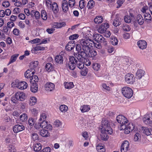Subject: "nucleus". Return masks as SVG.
Returning a JSON list of instances; mask_svg holds the SVG:
<instances>
[{
	"label": "nucleus",
	"mask_w": 152,
	"mask_h": 152,
	"mask_svg": "<svg viewBox=\"0 0 152 152\" xmlns=\"http://www.w3.org/2000/svg\"><path fill=\"white\" fill-rule=\"evenodd\" d=\"M93 41L90 39H82L80 41V44L81 45L83 51H81L80 54H79L81 57L86 58L87 56V54L88 51L92 46Z\"/></svg>",
	"instance_id": "f257e3e1"
},
{
	"label": "nucleus",
	"mask_w": 152,
	"mask_h": 152,
	"mask_svg": "<svg viewBox=\"0 0 152 152\" xmlns=\"http://www.w3.org/2000/svg\"><path fill=\"white\" fill-rule=\"evenodd\" d=\"M121 92L124 96L128 99L131 98L133 95L132 89L127 86H124L122 88Z\"/></svg>",
	"instance_id": "f03ea898"
},
{
	"label": "nucleus",
	"mask_w": 152,
	"mask_h": 152,
	"mask_svg": "<svg viewBox=\"0 0 152 152\" xmlns=\"http://www.w3.org/2000/svg\"><path fill=\"white\" fill-rule=\"evenodd\" d=\"M102 128L101 130H104L102 132L104 131H107L108 133L111 134L113 133V130L110 126V124L109 123L108 121L107 120H102Z\"/></svg>",
	"instance_id": "7ed1b4c3"
},
{
	"label": "nucleus",
	"mask_w": 152,
	"mask_h": 152,
	"mask_svg": "<svg viewBox=\"0 0 152 152\" xmlns=\"http://www.w3.org/2000/svg\"><path fill=\"white\" fill-rule=\"evenodd\" d=\"M77 62V59L73 56H70L68 64V66L71 70H74L76 67V62Z\"/></svg>",
	"instance_id": "20e7f679"
},
{
	"label": "nucleus",
	"mask_w": 152,
	"mask_h": 152,
	"mask_svg": "<svg viewBox=\"0 0 152 152\" xmlns=\"http://www.w3.org/2000/svg\"><path fill=\"white\" fill-rule=\"evenodd\" d=\"M125 80L127 83L132 84L135 81V78L133 74L129 73L125 76Z\"/></svg>",
	"instance_id": "39448f33"
},
{
	"label": "nucleus",
	"mask_w": 152,
	"mask_h": 152,
	"mask_svg": "<svg viewBox=\"0 0 152 152\" xmlns=\"http://www.w3.org/2000/svg\"><path fill=\"white\" fill-rule=\"evenodd\" d=\"M109 27V24L107 23H103L99 27L98 29V31L101 34L104 33L107 28Z\"/></svg>",
	"instance_id": "423d86ee"
},
{
	"label": "nucleus",
	"mask_w": 152,
	"mask_h": 152,
	"mask_svg": "<svg viewBox=\"0 0 152 152\" xmlns=\"http://www.w3.org/2000/svg\"><path fill=\"white\" fill-rule=\"evenodd\" d=\"M129 148V143L128 141L125 140L121 144V152H127Z\"/></svg>",
	"instance_id": "0eeeda50"
},
{
	"label": "nucleus",
	"mask_w": 152,
	"mask_h": 152,
	"mask_svg": "<svg viewBox=\"0 0 152 152\" xmlns=\"http://www.w3.org/2000/svg\"><path fill=\"white\" fill-rule=\"evenodd\" d=\"M15 95L17 100L20 101H23L24 100L25 94L24 93L18 92H16Z\"/></svg>",
	"instance_id": "6e6552de"
},
{
	"label": "nucleus",
	"mask_w": 152,
	"mask_h": 152,
	"mask_svg": "<svg viewBox=\"0 0 152 152\" xmlns=\"http://www.w3.org/2000/svg\"><path fill=\"white\" fill-rule=\"evenodd\" d=\"M134 128V125L132 123H130L127 126L126 125V129L123 130H124V132L125 134H128L133 131Z\"/></svg>",
	"instance_id": "1a4fd4ad"
},
{
	"label": "nucleus",
	"mask_w": 152,
	"mask_h": 152,
	"mask_svg": "<svg viewBox=\"0 0 152 152\" xmlns=\"http://www.w3.org/2000/svg\"><path fill=\"white\" fill-rule=\"evenodd\" d=\"M75 42L74 41L69 42L66 45L65 49L68 51H70L75 48Z\"/></svg>",
	"instance_id": "9d476101"
},
{
	"label": "nucleus",
	"mask_w": 152,
	"mask_h": 152,
	"mask_svg": "<svg viewBox=\"0 0 152 152\" xmlns=\"http://www.w3.org/2000/svg\"><path fill=\"white\" fill-rule=\"evenodd\" d=\"M39 126L42 128H46L47 129H52V127L51 125L48 124V122L45 121L39 122Z\"/></svg>",
	"instance_id": "9b49d317"
},
{
	"label": "nucleus",
	"mask_w": 152,
	"mask_h": 152,
	"mask_svg": "<svg viewBox=\"0 0 152 152\" xmlns=\"http://www.w3.org/2000/svg\"><path fill=\"white\" fill-rule=\"evenodd\" d=\"M137 45L140 49L143 50L147 47V43L145 40H140L137 42Z\"/></svg>",
	"instance_id": "f8f14e48"
},
{
	"label": "nucleus",
	"mask_w": 152,
	"mask_h": 152,
	"mask_svg": "<svg viewBox=\"0 0 152 152\" xmlns=\"http://www.w3.org/2000/svg\"><path fill=\"white\" fill-rule=\"evenodd\" d=\"M25 129V127L22 125L17 124L15 125L13 128V130L14 132L18 133L23 131Z\"/></svg>",
	"instance_id": "ddd939ff"
},
{
	"label": "nucleus",
	"mask_w": 152,
	"mask_h": 152,
	"mask_svg": "<svg viewBox=\"0 0 152 152\" xmlns=\"http://www.w3.org/2000/svg\"><path fill=\"white\" fill-rule=\"evenodd\" d=\"M16 87L20 90H23L27 88V84L25 82H21L18 83L17 85L15 84Z\"/></svg>",
	"instance_id": "4468645a"
},
{
	"label": "nucleus",
	"mask_w": 152,
	"mask_h": 152,
	"mask_svg": "<svg viewBox=\"0 0 152 152\" xmlns=\"http://www.w3.org/2000/svg\"><path fill=\"white\" fill-rule=\"evenodd\" d=\"M34 71H32V68H30L28 69L25 72L24 75L25 77L27 78H31L32 75L34 73Z\"/></svg>",
	"instance_id": "2eb2a0df"
},
{
	"label": "nucleus",
	"mask_w": 152,
	"mask_h": 152,
	"mask_svg": "<svg viewBox=\"0 0 152 152\" xmlns=\"http://www.w3.org/2000/svg\"><path fill=\"white\" fill-rule=\"evenodd\" d=\"M145 75V72L143 70L139 69L136 72V77L137 79H140Z\"/></svg>",
	"instance_id": "dca6fc26"
},
{
	"label": "nucleus",
	"mask_w": 152,
	"mask_h": 152,
	"mask_svg": "<svg viewBox=\"0 0 152 152\" xmlns=\"http://www.w3.org/2000/svg\"><path fill=\"white\" fill-rule=\"evenodd\" d=\"M46 90L47 91H51L54 89L55 85L52 83H47L45 85Z\"/></svg>",
	"instance_id": "f3484780"
},
{
	"label": "nucleus",
	"mask_w": 152,
	"mask_h": 152,
	"mask_svg": "<svg viewBox=\"0 0 152 152\" xmlns=\"http://www.w3.org/2000/svg\"><path fill=\"white\" fill-rule=\"evenodd\" d=\"M62 7L63 11L64 12H67L69 10V7L67 1L66 0H64L62 1Z\"/></svg>",
	"instance_id": "a211bd4d"
},
{
	"label": "nucleus",
	"mask_w": 152,
	"mask_h": 152,
	"mask_svg": "<svg viewBox=\"0 0 152 152\" xmlns=\"http://www.w3.org/2000/svg\"><path fill=\"white\" fill-rule=\"evenodd\" d=\"M142 132L147 136L152 134V129H149L147 127L142 126Z\"/></svg>",
	"instance_id": "6ab92c4d"
},
{
	"label": "nucleus",
	"mask_w": 152,
	"mask_h": 152,
	"mask_svg": "<svg viewBox=\"0 0 152 152\" xmlns=\"http://www.w3.org/2000/svg\"><path fill=\"white\" fill-rule=\"evenodd\" d=\"M149 76L148 75H145L141 78V82L143 85H146L149 82Z\"/></svg>",
	"instance_id": "aec40b11"
},
{
	"label": "nucleus",
	"mask_w": 152,
	"mask_h": 152,
	"mask_svg": "<svg viewBox=\"0 0 152 152\" xmlns=\"http://www.w3.org/2000/svg\"><path fill=\"white\" fill-rule=\"evenodd\" d=\"M104 130H101V132L102 134H101V139L104 141H106L108 138V137L107 135V133L108 132L107 131H104V132L102 131H104Z\"/></svg>",
	"instance_id": "412c9836"
},
{
	"label": "nucleus",
	"mask_w": 152,
	"mask_h": 152,
	"mask_svg": "<svg viewBox=\"0 0 152 152\" xmlns=\"http://www.w3.org/2000/svg\"><path fill=\"white\" fill-rule=\"evenodd\" d=\"M144 123L146 124H150L152 123V121L150 119V117L148 115H145L143 118Z\"/></svg>",
	"instance_id": "4be33fe9"
},
{
	"label": "nucleus",
	"mask_w": 152,
	"mask_h": 152,
	"mask_svg": "<svg viewBox=\"0 0 152 152\" xmlns=\"http://www.w3.org/2000/svg\"><path fill=\"white\" fill-rule=\"evenodd\" d=\"M128 122V120H127L125 117V118H124L122 119L121 123H120L121 124L120 126V129L121 130L124 129H126V124H127Z\"/></svg>",
	"instance_id": "5701e85b"
},
{
	"label": "nucleus",
	"mask_w": 152,
	"mask_h": 152,
	"mask_svg": "<svg viewBox=\"0 0 152 152\" xmlns=\"http://www.w3.org/2000/svg\"><path fill=\"white\" fill-rule=\"evenodd\" d=\"M133 17V15L132 14L130 13L129 15H126L125 16L124 20L125 22L127 23H129L131 22V20Z\"/></svg>",
	"instance_id": "b1692460"
},
{
	"label": "nucleus",
	"mask_w": 152,
	"mask_h": 152,
	"mask_svg": "<svg viewBox=\"0 0 152 152\" xmlns=\"http://www.w3.org/2000/svg\"><path fill=\"white\" fill-rule=\"evenodd\" d=\"M88 53L87 57L89 56L90 57H94L97 54L96 51L94 50H91V49L89 50V51H88Z\"/></svg>",
	"instance_id": "393cba45"
},
{
	"label": "nucleus",
	"mask_w": 152,
	"mask_h": 152,
	"mask_svg": "<svg viewBox=\"0 0 152 152\" xmlns=\"http://www.w3.org/2000/svg\"><path fill=\"white\" fill-rule=\"evenodd\" d=\"M78 57H77V62H76V65L77 67L79 69H83L84 67V63L82 62H81L80 59Z\"/></svg>",
	"instance_id": "a878e982"
},
{
	"label": "nucleus",
	"mask_w": 152,
	"mask_h": 152,
	"mask_svg": "<svg viewBox=\"0 0 152 152\" xmlns=\"http://www.w3.org/2000/svg\"><path fill=\"white\" fill-rule=\"evenodd\" d=\"M39 134L43 137H47L49 135V133L46 130L42 129L39 131Z\"/></svg>",
	"instance_id": "bb28decb"
},
{
	"label": "nucleus",
	"mask_w": 152,
	"mask_h": 152,
	"mask_svg": "<svg viewBox=\"0 0 152 152\" xmlns=\"http://www.w3.org/2000/svg\"><path fill=\"white\" fill-rule=\"evenodd\" d=\"M63 58L62 56L61 55H57L56 56L55 58V61L57 63L59 64H62L63 63Z\"/></svg>",
	"instance_id": "cd10ccee"
},
{
	"label": "nucleus",
	"mask_w": 152,
	"mask_h": 152,
	"mask_svg": "<svg viewBox=\"0 0 152 152\" xmlns=\"http://www.w3.org/2000/svg\"><path fill=\"white\" fill-rule=\"evenodd\" d=\"M38 63V61H34L31 62L30 64V67L32 68V71H35V69L37 67Z\"/></svg>",
	"instance_id": "c85d7f7f"
},
{
	"label": "nucleus",
	"mask_w": 152,
	"mask_h": 152,
	"mask_svg": "<svg viewBox=\"0 0 152 152\" xmlns=\"http://www.w3.org/2000/svg\"><path fill=\"white\" fill-rule=\"evenodd\" d=\"M66 25V23L64 22L62 23H54L53 24V27L56 28H61L64 26Z\"/></svg>",
	"instance_id": "c756f323"
},
{
	"label": "nucleus",
	"mask_w": 152,
	"mask_h": 152,
	"mask_svg": "<svg viewBox=\"0 0 152 152\" xmlns=\"http://www.w3.org/2000/svg\"><path fill=\"white\" fill-rule=\"evenodd\" d=\"M46 70L48 72L53 71V66L50 63H47L45 66Z\"/></svg>",
	"instance_id": "7c9ffc66"
},
{
	"label": "nucleus",
	"mask_w": 152,
	"mask_h": 152,
	"mask_svg": "<svg viewBox=\"0 0 152 152\" xmlns=\"http://www.w3.org/2000/svg\"><path fill=\"white\" fill-rule=\"evenodd\" d=\"M90 109V107L88 105H84L80 107V110L83 113L88 112Z\"/></svg>",
	"instance_id": "2f4dec72"
},
{
	"label": "nucleus",
	"mask_w": 152,
	"mask_h": 152,
	"mask_svg": "<svg viewBox=\"0 0 152 152\" xmlns=\"http://www.w3.org/2000/svg\"><path fill=\"white\" fill-rule=\"evenodd\" d=\"M50 9H52L53 11L54 12H57L58 10V6L57 4L55 2H53L51 6Z\"/></svg>",
	"instance_id": "473e14b6"
},
{
	"label": "nucleus",
	"mask_w": 152,
	"mask_h": 152,
	"mask_svg": "<svg viewBox=\"0 0 152 152\" xmlns=\"http://www.w3.org/2000/svg\"><path fill=\"white\" fill-rule=\"evenodd\" d=\"M33 84L31 86V91L33 93L36 92L38 89V86L37 85L36 83H32Z\"/></svg>",
	"instance_id": "72a5a7b5"
},
{
	"label": "nucleus",
	"mask_w": 152,
	"mask_h": 152,
	"mask_svg": "<svg viewBox=\"0 0 152 152\" xmlns=\"http://www.w3.org/2000/svg\"><path fill=\"white\" fill-rule=\"evenodd\" d=\"M136 20L140 25H142L144 22V19L140 15H139L137 16Z\"/></svg>",
	"instance_id": "f704fd0d"
},
{
	"label": "nucleus",
	"mask_w": 152,
	"mask_h": 152,
	"mask_svg": "<svg viewBox=\"0 0 152 152\" xmlns=\"http://www.w3.org/2000/svg\"><path fill=\"white\" fill-rule=\"evenodd\" d=\"M98 42L102 43L105 46L107 45V42L106 41V39L104 38L101 35H100Z\"/></svg>",
	"instance_id": "c9c22d12"
},
{
	"label": "nucleus",
	"mask_w": 152,
	"mask_h": 152,
	"mask_svg": "<svg viewBox=\"0 0 152 152\" xmlns=\"http://www.w3.org/2000/svg\"><path fill=\"white\" fill-rule=\"evenodd\" d=\"M94 22L96 24H99L102 22L103 18L102 16H97L94 19Z\"/></svg>",
	"instance_id": "e433bc0d"
},
{
	"label": "nucleus",
	"mask_w": 152,
	"mask_h": 152,
	"mask_svg": "<svg viewBox=\"0 0 152 152\" xmlns=\"http://www.w3.org/2000/svg\"><path fill=\"white\" fill-rule=\"evenodd\" d=\"M42 149V145L39 143L35 144L34 147V150L35 151H39Z\"/></svg>",
	"instance_id": "4c0bfd02"
},
{
	"label": "nucleus",
	"mask_w": 152,
	"mask_h": 152,
	"mask_svg": "<svg viewBox=\"0 0 152 152\" xmlns=\"http://www.w3.org/2000/svg\"><path fill=\"white\" fill-rule=\"evenodd\" d=\"M18 56V54H16L12 56L10 58V61L8 64V65H9L11 63H12L15 61L17 58Z\"/></svg>",
	"instance_id": "58836bf2"
},
{
	"label": "nucleus",
	"mask_w": 152,
	"mask_h": 152,
	"mask_svg": "<svg viewBox=\"0 0 152 152\" xmlns=\"http://www.w3.org/2000/svg\"><path fill=\"white\" fill-rule=\"evenodd\" d=\"M28 118V116L25 113H23L20 116V120L22 122L26 121Z\"/></svg>",
	"instance_id": "ea45409f"
},
{
	"label": "nucleus",
	"mask_w": 152,
	"mask_h": 152,
	"mask_svg": "<svg viewBox=\"0 0 152 152\" xmlns=\"http://www.w3.org/2000/svg\"><path fill=\"white\" fill-rule=\"evenodd\" d=\"M111 39L110 42L112 45H115L118 44V42L116 37L112 36L111 37Z\"/></svg>",
	"instance_id": "a19ab883"
},
{
	"label": "nucleus",
	"mask_w": 152,
	"mask_h": 152,
	"mask_svg": "<svg viewBox=\"0 0 152 152\" xmlns=\"http://www.w3.org/2000/svg\"><path fill=\"white\" fill-rule=\"evenodd\" d=\"M95 3L93 0H90L87 4V7L88 9H92L94 6Z\"/></svg>",
	"instance_id": "79ce46f5"
},
{
	"label": "nucleus",
	"mask_w": 152,
	"mask_h": 152,
	"mask_svg": "<svg viewBox=\"0 0 152 152\" xmlns=\"http://www.w3.org/2000/svg\"><path fill=\"white\" fill-rule=\"evenodd\" d=\"M39 80V78L36 75H32L30 79V82L31 83H33L34 82L35 83L37 82Z\"/></svg>",
	"instance_id": "37998d69"
},
{
	"label": "nucleus",
	"mask_w": 152,
	"mask_h": 152,
	"mask_svg": "<svg viewBox=\"0 0 152 152\" xmlns=\"http://www.w3.org/2000/svg\"><path fill=\"white\" fill-rule=\"evenodd\" d=\"M81 45L79 44H77L76 46V51L77 52V53L76 54L77 57H79V54H80V52L81 50L82 47L81 46Z\"/></svg>",
	"instance_id": "c03bdc74"
},
{
	"label": "nucleus",
	"mask_w": 152,
	"mask_h": 152,
	"mask_svg": "<svg viewBox=\"0 0 152 152\" xmlns=\"http://www.w3.org/2000/svg\"><path fill=\"white\" fill-rule=\"evenodd\" d=\"M96 148L98 152H104L105 151V149L104 147V146L100 145L99 144L96 146Z\"/></svg>",
	"instance_id": "a18cd8bd"
},
{
	"label": "nucleus",
	"mask_w": 152,
	"mask_h": 152,
	"mask_svg": "<svg viewBox=\"0 0 152 152\" xmlns=\"http://www.w3.org/2000/svg\"><path fill=\"white\" fill-rule=\"evenodd\" d=\"M93 69L96 71H98L100 68V65L98 63H94L92 65Z\"/></svg>",
	"instance_id": "49530a36"
},
{
	"label": "nucleus",
	"mask_w": 152,
	"mask_h": 152,
	"mask_svg": "<svg viewBox=\"0 0 152 152\" xmlns=\"http://www.w3.org/2000/svg\"><path fill=\"white\" fill-rule=\"evenodd\" d=\"M68 109V107L65 105H61L59 107L60 110L62 112L65 113L66 112L67 110Z\"/></svg>",
	"instance_id": "de8ad7c7"
},
{
	"label": "nucleus",
	"mask_w": 152,
	"mask_h": 152,
	"mask_svg": "<svg viewBox=\"0 0 152 152\" xmlns=\"http://www.w3.org/2000/svg\"><path fill=\"white\" fill-rule=\"evenodd\" d=\"M74 86L72 82L66 83L65 85V88L68 89L73 87Z\"/></svg>",
	"instance_id": "09e8293b"
},
{
	"label": "nucleus",
	"mask_w": 152,
	"mask_h": 152,
	"mask_svg": "<svg viewBox=\"0 0 152 152\" xmlns=\"http://www.w3.org/2000/svg\"><path fill=\"white\" fill-rule=\"evenodd\" d=\"M122 28L123 30L125 31H129L131 30V28L130 26L126 24H123Z\"/></svg>",
	"instance_id": "8fccbe9b"
},
{
	"label": "nucleus",
	"mask_w": 152,
	"mask_h": 152,
	"mask_svg": "<svg viewBox=\"0 0 152 152\" xmlns=\"http://www.w3.org/2000/svg\"><path fill=\"white\" fill-rule=\"evenodd\" d=\"M41 17L44 20H46L47 18V16L46 12L45 10H42L41 12Z\"/></svg>",
	"instance_id": "3c124183"
},
{
	"label": "nucleus",
	"mask_w": 152,
	"mask_h": 152,
	"mask_svg": "<svg viewBox=\"0 0 152 152\" xmlns=\"http://www.w3.org/2000/svg\"><path fill=\"white\" fill-rule=\"evenodd\" d=\"M54 125L56 127L61 128L62 127V123L59 120H56L54 122Z\"/></svg>",
	"instance_id": "603ef678"
},
{
	"label": "nucleus",
	"mask_w": 152,
	"mask_h": 152,
	"mask_svg": "<svg viewBox=\"0 0 152 152\" xmlns=\"http://www.w3.org/2000/svg\"><path fill=\"white\" fill-rule=\"evenodd\" d=\"M125 118V117L122 115H119L116 118V120L118 123H121L123 118Z\"/></svg>",
	"instance_id": "864d4df0"
},
{
	"label": "nucleus",
	"mask_w": 152,
	"mask_h": 152,
	"mask_svg": "<svg viewBox=\"0 0 152 152\" xmlns=\"http://www.w3.org/2000/svg\"><path fill=\"white\" fill-rule=\"evenodd\" d=\"M82 58H84V61L83 62L84 64H85L87 66H89L90 65L91 62L90 61L87 59L88 57H86L85 58L84 57Z\"/></svg>",
	"instance_id": "5fc2aeb1"
},
{
	"label": "nucleus",
	"mask_w": 152,
	"mask_h": 152,
	"mask_svg": "<svg viewBox=\"0 0 152 152\" xmlns=\"http://www.w3.org/2000/svg\"><path fill=\"white\" fill-rule=\"evenodd\" d=\"M1 31L2 32L7 34L9 32V28L6 26H4L2 27Z\"/></svg>",
	"instance_id": "6e6d98bb"
},
{
	"label": "nucleus",
	"mask_w": 152,
	"mask_h": 152,
	"mask_svg": "<svg viewBox=\"0 0 152 152\" xmlns=\"http://www.w3.org/2000/svg\"><path fill=\"white\" fill-rule=\"evenodd\" d=\"M79 5L81 9L84 8L86 5L85 1L84 0H81L79 2Z\"/></svg>",
	"instance_id": "4d7b16f0"
},
{
	"label": "nucleus",
	"mask_w": 152,
	"mask_h": 152,
	"mask_svg": "<svg viewBox=\"0 0 152 152\" xmlns=\"http://www.w3.org/2000/svg\"><path fill=\"white\" fill-rule=\"evenodd\" d=\"M47 117L46 115L45 114L43 113L40 116V118L39 119V122H41V121H45L46 120V118Z\"/></svg>",
	"instance_id": "13d9d810"
},
{
	"label": "nucleus",
	"mask_w": 152,
	"mask_h": 152,
	"mask_svg": "<svg viewBox=\"0 0 152 152\" xmlns=\"http://www.w3.org/2000/svg\"><path fill=\"white\" fill-rule=\"evenodd\" d=\"M79 37V35L77 34H75L70 35L69 37L70 40H74L77 39Z\"/></svg>",
	"instance_id": "bf43d9fd"
},
{
	"label": "nucleus",
	"mask_w": 152,
	"mask_h": 152,
	"mask_svg": "<svg viewBox=\"0 0 152 152\" xmlns=\"http://www.w3.org/2000/svg\"><path fill=\"white\" fill-rule=\"evenodd\" d=\"M37 98L35 97L32 96L30 98V102L33 103L32 105H34L35 104V103L37 102Z\"/></svg>",
	"instance_id": "052dcab7"
},
{
	"label": "nucleus",
	"mask_w": 152,
	"mask_h": 152,
	"mask_svg": "<svg viewBox=\"0 0 152 152\" xmlns=\"http://www.w3.org/2000/svg\"><path fill=\"white\" fill-rule=\"evenodd\" d=\"M94 45L95 47L98 49H100L102 48V46L100 43L98 42H97L96 43H95L93 42L92 44V45Z\"/></svg>",
	"instance_id": "680f3d73"
},
{
	"label": "nucleus",
	"mask_w": 152,
	"mask_h": 152,
	"mask_svg": "<svg viewBox=\"0 0 152 152\" xmlns=\"http://www.w3.org/2000/svg\"><path fill=\"white\" fill-rule=\"evenodd\" d=\"M121 22L118 20H114L113 22V25L117 27L119 26L121 24Z\"/></svg>",
	"instance_id": "e2e57ef3"
},
{
	"label": "nucleus",
	"mask_w": 152,
	"mask_h": 152,
	"mask_svg": "<svg viewBox=\"0 0 152 152\" xmlns=\"http://www.w3.org/2000/svg\"><path fill=\"white\" fill-rule=\"evenodd\" d=\"M75 0H69V5L70 7H72L74 6L75 4Z\"/></svg>",
	"instance_id": "0e129e2a"
},
{
	"label": "nucleus",
	"mask_w": 152,
	"mask_h": 152,
	"mask_svg": "<svg viewBox=\"0 0 152 152\" xmlns=\"http://www.w3.org/2000/svg\"><path fill=\"white\" fill-rule=\"evenodd\" d=\"M140 134L139 133H137L134 136V140L135 141H137L140 137Z\"/></svg>",
	"instance_id": "69168bd1"
},
{
	"label": "nucleus",
	"mask_w": 152,
	"mask_h": 152,
	"mask_svg": "<svg viewBox=\"0 0 152 152\" xmlns=\"http://www.w3.org/2000/svg\"><path fill=\"white\" fill-rule=\"evenodd\" d=\"M7 25L8 28H11L14 26L15 24L13 22H9L7 23Z\"/></svg>",
	"instance_id": "338daca9"
},
{
	"label": "nucleus",
	"mask_w": 152,
	"mask_h": 152,
	"mask_svg": "<svg viewBox=\"0 0 152 152\" xmlns=\"http://www.w3.org/2000/svg\"><path fill=\"white\" fill-rule=\"evenodd\" d=\"M32 138L34 141L38 140V135L35 133H33L32 135Z\"/></svg>",
	"instance_id": "774afa93"
}]
</instances>
